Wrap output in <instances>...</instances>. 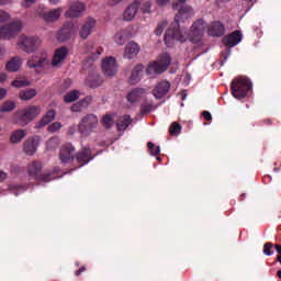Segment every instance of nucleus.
Segmentation results:
<instances>
[{"instance_id": "38", "label": "nucleus", "mask_w": 281, "mask_h": 281, "mask_svg": "<svg viewBox=\"0 0 281 281\" xmlns=\"http://www.w3.org/2000/svg\"><path fill=\"white\" fill-rule=\"evenodd\" d=\"M101 124H102V126H104V128H111V126H113V124H115V121L113 120V116L111 114H105L101 119Z\"/></svg>"}, {"instance_id": "2", "label": "nucleus", "mask_w": 281, "mask_h": 281, "mask_svg": "<svg viewBox=\"0 0 281 281\" xmlns=\"http://www.w3.org/2000/svg\"><path fill=\"white\" fill-rule=\"evenodd\" d=\"M41 115V106L40 105H29L24 109L18 110L13 114V123L19 126H27L30 122L36 120Z\"/></svg>"}, {"instance_id": "43", "label": "nucleus", "mask_w": 281, "mask_h": 281, "mask_svg": "<svg viewBox=\"0 0 281 281\" xmlns=\"http://www.w3.org/2000/svg\"><path fill=\"white\" fill-rule=\"evenodd\" d=\"M63 128V123L60 122H55L48 126V133H58Z\"/></svg>"}, {"instance_id": "24", "label": "nucleus", "mask_w": 281, "mask_h": 281, "mask_svg": "<svg viewBox=\"0 0 281 281\" xmlns=\"http://www.w3.org/2000/svg\"><path fill=\"white\" fill-rule=\"evenodd\" d=\"M56 120V110H49L46 114L35 124V128H45L47 124Z\"/></svg>"}, {"instance_id": "10", "label": "nucleus", "mask_w": 281, "mask_h": 281, "mask_svg": "<svg viewBox=\"0 0 281 281\" xmlns=\"http://www.w3.org/2000/svg\"><path fill=\"white\" fill-rule=\"evenodd\" d=\"M21 30H23V22L15 20L4 26H0V38L10 41V38H14Z\"/></svg>"}, {"instance_id": "42", "label": "nucleus", "mask_w": 281, "mask_h": 281, "mask_svg": "<svg viewBox=\"0 0 281 281\" xmlns=\"http://www.w3.org/2000/svg\"><path fill=\"white\" fill-rule=\"evenodd\" d=\"M12 87H15L16 89H21L22 87H30V80L27 79H16L12 81Z\"/></svg>"}, {"instance_id": "6", "label": "nucleus", "mask_w": 281, "mask_h": 281, "mask_svg": "<svg viewBox=\"0 0 281 281\" xmlns=\"http://www.w3.org/2000/svg\"><path fill=\"white\" fill-rule=\"evenodd\" d=\"M170 54L164 53L161 54L156 61H153L148 65L146 72L149 78H155L158 74H164L170 67Z\"/></svg>"}, {"instance_id": "12", "label": "nucleus", "mask_w": 281, "mask_h": 281, "mask_svg": "<svg viewBox=\"0 0 281 281\" xmlns=\"http://www.w3.org/2000/svg\"><path fill=\"white\" fill-rule=\"evenodd\" d=\"M78 30V22L68 21L57 33V41L60 43H65V41H69L72 34H76Z\"/></svg>"}, {"instance_id": "44", "label": "nucleus", "mask_w": 281, "mask_h": 281, "mask_svg": "<svg viewBox=\"0 0 281 281\" xmlns=\"http://www.w3.org/2000/svg\"><path fill=\"white\" fill-rule=\"evenodd\" d=\"M169 133L170 135H179V133H181V125L179 123H172Z\"/></svg>"}, {"instance_id": "57", "label": "nucleus", "mask_w": 281, "mask_h": 281, "mask_svg": "<svg viewBox=\"0 0 281 281\" xmlns=\"http://www.w3.org/2000/svg\"><path fill=\"white\" fill-rule=\"evenodd\" d=\"M83 271H87V268L81 267L79 270H77L76 276H80V273H83Z\"/></svg>"}, {"instance_id": "20", "label": "nucleus", "mask_w": 281, "mask_h": 281, "mask_svg": "<svg viewBox=\"0 0 281 281\" xmlns=\"http://www.w3.org/2000/svg\"><path fill=\"white\" fill-rule=\"evenodd\" d=\"M168 91H170V82L162 80L153 90V95L156 100H161V98L168 94Z\"/></svg>"}, {"instance_id": "13", "label": "nucleus", "mask_w": 281, "mask_h": 281, "mask_svg": "<svg viewBox=\"0 0 281 281\" xmlns=\"http://www.w3.org/2000/svg\"><path fill=\"white\" fill-rule=\"evenodd\" d=\"M101 69L106 78H113L117 74V59L113 56L103 58Z\"/></svg>"}, {"instance_id": "18", "label": "nucleus", "mask_w": 281, "mask_h": 281, "mask_svg": "<svg viewBox=\"0 0 281 281\" xmlns=\"http://www.w3.org/2000/svg\"><path fill=\"white\" fill-rule=\"evenodd\" d=\"M97 25H98V22L95 21V19L87 18L86 21L79 27L80 38H82L83 41H87L90 34H93V30H95Z\"/></svg>"}, {"instance_id": "40", "label": "nucleus", "mask_w": 281, "mask_h": 281, "mask_svg": "<svg viewBox=\"0 0 281 281\" xmlns=\"http://www.w3.org/2000/svg\"><path fill=\"white\" fill-rule=\"evenodd\" d=\"M9 190L12 194H14L15 196H19V194L25 192V187L19 186V184H11L9 187Z\"/></svg>"}, {"instance_id": "41", "label": "nucleus", "mask_w": 281, "mask_h": 281, "mask_svg": "<svg viewBox=\"0 0 281 281\" xmlns=\"http://www.w3.org/2000/svg\"><path fill=\"white\" fill-rule=\"evenodd\" d=\"M166 27H168V21L162 20L161 22H159L155 30L156 36H161L164 34V31L166 30Z\"/></svg>"}, {"instance_id": "32", "label": "nucleus", "mask_w": 281, "mask_h": 281, "mask_svg": "<svg viewBox=\"0 0 281 281\" xmlns=\"http://www.w3.org/2000/svg\"><path fill=\"white\" fill-rule=\"evenodd\" d=\"M5 67L9 71H19V69H21V59L19 57H13L7 63Z\"/></svg>"}, {"instance_id": "45", "label": "nucleus", "mask_w": 281, "mask_h": 281, "mask_svg": "<svg viewBox=\"0 0 281 281\" xmlns=\"http://www.w3.org/2000/svg\"><path fill=\"white\" fill-rule=\"evenodd\" d=\"M147 148H149V153L150 155H153V157L159 155V153H161V149L159 147H155V144L153 143H148L147 144Z\"/></svg>"}, {"instance_id": "48", "label": "nucleus", "mask_w": 281, "mask_h": 281, "mask_svg": "<svg viewBox=\"0 0 281 281\" xmlns=\"http://www.w3.org/2000/svg\"><path fill=\"white\" fill-rule=\"evenodd\" d=\"M150 111H153V105L150 103H145L140 108V113L143 115H146V113H150Z\"/></svg>"}, {"instance_id": "37", "label": "nucleus", "mask_w": 281, "mask_h": 281, "mask_svg": "<svg viewBox=\"0 0 281 281\" xmlns=\"http://www.w3.org/2000/svg\"><path fill=\"white\" fill-rule=\"evenodd\" d=\"M153 8V3L148 0H142L139 1V10L143 12V14H150V10Z\"/></svg>"}, {"instance_id": "19", "label": "nucleus", "mask_w": 281, "mask_h": 281, "mask_svg": "<svg viewBox=\"0 0 281 281\" xmlns=\"http://www.w3.org/2000/svg\"><path fill=\"white\" fill-rule=\"evenodd\" d=\"M137 12H139V1L135 0L123 11V21L131 23L137 16Z\"/></svg>"}, {"instance_id": "22", "label": "nucleus", "mask_w": 281, "mask_h": 281, "mask_svg": "<svg viewBox=\"0 0 281 281\" xmlns=\"http://www.w3.org/2000/svg\"><path fill=\"white\" fill-rule=\"evenodd\" d=\"M68 54H69V50L67 49V47L63 46L58 48L53 56V61H52L53 67H59L65 60V58H67Z\"/></svg>"}, {"instance_id": "63", "label": "nucleus", "mask_w": 281, "mask_h": 281, "mask_svg": "<svg viewBox=\"0 0 281 281\" xmlns=\"http://www.w3.org/2000/svg\"><path fill=\"white\" fill-rule=\"evenodd\" d=\"M65 85H66V87H71V80H67V81L65 82Z\"/></svg>"}, {"instance_id": "54", "label": "nucleus", "mask_w": 281, "mask_h": 281, "mask_svg": "<svg viewBox=\"0 0 281 281\" xmlns=\"http://www.w3.org/2000/svg\"><path fill=\"white\" fill-rule=\"evenodd\" d=\"M8 95V90L5 88H0V100H3Z\"/></svg>"}, {"instance_id": "14", "label": "nucleus", "mask_w": 281, "mask_h": 281, "mask_svg": "<svg viewBox=\"0 0 281 281\" xmlns=\"http://www.w3.org/2000/svg\"><path fill=\"white\" fill-rule=\"evenodd\" d=\"M38 146H41V136H31L23 142L22 150L27 157H33V155H36Z\"/></svg>"}, {"instance_id": "27", "label": "nucleus", "mask_w": 281, "mask_h": 281, "mask_svg": "<svg viewBox=\"0 0 281 281\" xmlns=\"http://www.w3.org/2000/svg\"><path fill=\"white\" fill-rule=\"evenodd\" d=\"M27 137V131L23 128L15 130L10 135V142L11 144H21L23 139Z\"/></svg>"}, {"instance_id": "4", "label": "nucleus", "mask_w": 281, "mask_h": 281, "mask_svg": "<svg viewBox=\"0 0 281 281\" xmlns=\"http://www.w3.org/2000/svg\"><path fill=\"white\" fill-rule=\"evenodd\" d=\"M187 0H173L171 7L172 10H179L178 14L176 15V23L173 26L169 27V30H182L181 25L179 24V21H186V19H190L194 16V10L190 5H182V3H186ZM180 8V9H179Z\"/></svg>"}, {"instance_id": "52", "label": "nucleus", "mask_w": 281, "mask_h": 281, "mask_svg": "<svg viewBox=\"0 0 281 281\" xmlns=\"http://www.w3.org/2000/svg\"><path fill=\"white\" fill-rule=\"evenodd\" d=\"M156 3L160 5L161 8H166L168 3H170V0H156Z\"/></svg>"}, {"instance_id": "55", "label": "nucleus", "mask_w": 281, "mask_h": 281, "mask_svg": "<svg viewBox=\"0 0 281 281\" xmlns=\"http://www.w3.org/2000/svg\"><path fill=\"white\" fill-rule=\"evenodd\" d=\"M202 115H203L204 120H207V121L212 120V114L207 111H204L202 113Z\"/></svg>"}, {"instance_id": "62", "label": "nucleus", "mask_w": 281, "mask_h": 281, "mask_svg": "<svg viewBox=\"0 0 281 281\" xmlns=\"http://www.w3.org/2000/svg\"><path fill=\"white\" fill-rule=\"evenodd\" d=\"M117 3H122V0H114V1L112 2V5H117Z\"/></svg>"}, {"instance_id": "46", "label": "nucleus", "mask_w": 281, "mask_h": 281, "mask_svg": "<svg viewBox=\"0 0 281 281\" xmlns=\"http://www.w3.org/2000/svg\"><path fill=\"white\" fill-rule=\"evenodd\" d=\"M272 248H273V245L271 243L265 244L263 246L265 256H273V251H271Z\"/></svg>"}, {"instance_id": "53", "label": "nucleus", "mask_w": 281, "mask_h": 281, "mask_svg": "<svg viewBox=\"0 0 281 281\" xmlns=\"http://www.w3.org/2000/svg\"><path fill=\"white\" fill-rule=\"evenodd\" d=\"M8 179V173L0 170V183Z\"/></svg>"}, {"instance_id": "8", "label": "nucleus", "mask_w": 281, "mask_h": 281, "mask_svg": "<svg viewBox=\"0 0 281 281\" xmlns=\"http://www.w3.org/2000/svg\"><path fill=\"white\" fill-rule=\"evenodd\" d=\"M27 172L29 177L32 179H35V181H52V179H56V177H53L52 173H44L43 172V164L41 161L35 160L29 164L27 166Z\"/></svg>"}, {"instance_id": "17", "label": "nucleus", "mask_w": 281, "mask_h": 281, "mask_svg": "<svg viewBox=\"0 0 281 281\" xmlns=\"http://www.w3.org/2000/svg\"><path fill=\"white\" fill-rule=\"evenodd\" d=\"M85 52H90L92 54V56L83 61L82 68L90 69V67H93V60H95V58L101 56V54L104 52V49L102 47L93 48V43L88 42L85 45Z\"/></svg>"}, {"instance_id": "1", "label": "nucleus", "mask_w": 281, "mask_h": 281, "mask_svg": "<svg viewBox=\"0 0 281 281\" xmlns=\"http://www.w3.org/2000/svg\"><path fill=\"white\" fill-rule=\"evenodd\" d=\"M203 34H205V22L200 19L192 24L189 33L186 29H168L165 34V43L167 47H172L175 41L186 43L188 38L191 43H201Z\"/></svg>"}, {"instance_id": "33", "label": "nucleus", "mask_w": 281, "mask_h": 281, "mask_svg": "<svg viewBox=\"0 0 281 281\" xmlns=\"http://www.w3.org/2000/svg\"><path fill=\"white\" fill-rule=\"evenodd\" d=\"M130 124H131V116L128 115L121 116L116 122V126L119 131H126Z\"/></svg>"}, {"instance_id": "5", "label": "nucleus", "mask_w": 281, "mask_h": 281, "mask_svg": "<svg viewBox=\"0 0 281 281\" xmlns=\"http://www.w3.org/2000/svg\"><path fill=\"white\" fill-rule=\"evenodd\" d=\"M18 45L22 52L26 54H34V52H38L43 45V41L41 37L36 35H21L18 40Z\"/></svg>"}, {"instance_id": "51", "label": "nucleus", "mask_w": 281, "mask_h": 281, "mask_svg": "<svg viewBox=\"0 0 281 281\" xmlns=\"http://www.w3.org/2000/svg\"><path fill=\"white\" fill-rule=\"evenodd\" d=\"M82 109H83V108H82L80 101L77 102V103H75V104H72L71 108H70V110L72 111V113H79V111H82Z\"/></svg>"}, {"instance_id": "35", "label": "nucleus", "mask_w": 281, "mask_h": 281, "mask_svg": "<svg viewBox=\"0 0 281 281\" xmlns=\"http://www.w3.org/2000/svg\"><path fill=\"white\" fill-rule=\"evenodd\" d=\"M126 30H121L114 35V42L116 45H124V43H126Z\"/></svg>"}, {"instance_id": "29", "label": "nucleus", "mask_w": 281, "mask_h": 281, "mask_svg": "<svg viewBox=\"0 0 281 281\" xmlns=\"http://www.w3.org/2000/svg\"><path fill=\"white\" fill-rule=\"evenodd\" d=\"M144 95H146V90L143 88H136L127 94V100L132 104H135V102H139Z\"/></svg>"}, {"instance_id": "36", "label": "nucleus", "mask_w": 281, "mask_h": 281, "mask_svg": "<svg viewBox=\"0 0 281 281\" xmlns=\"http://www.w3.org/2000/svg\"><path fill=\"white\" fill-rule=\"evenodd\" d=\"M60 144V139L56 136L50 137L47 142H46V150H56V148H58Z\"/></svg>"}, {"instance_id": "49", "label": "nucleus", "mask_w": 281, "mask_h": 281, "mask_svg": "<svg viewBox=\"0 0 281 281\" xmlns=\"http://www.w3.org/2000/svg\"><path fill=\"white\" fill-rule=\"evenodd\" d=\"M5 21H10V13L0 10V23H5Z\"/></svg>"}, {"instance_id": "7", "label": "nucleus", "mask_w": 281, "mask_h": 281, "mask_svg": "<svg viewBox=\"0 0 281 281\" xmlns=\"http://www.w3.org/2000/svg\"><path fill=\"white\" fill-rule=\"evenodd\" d=\"M100 121L95 114H87L79 122V133L83 137H89L91 133H95Z\"/></svg>"}, {"instance_id": "9", "label": "nucleus", "mask_w": 281, "mask_h": 281, "mask_svg": "<svg viewBox=\"0 0 281 281\" xmlns=\"http://www.w3.org/2000/svg\"><path fill=\"white\" fill-rule=\"evenodd\" d=\"M63 15V8L53 9L47 11V8L40 5L35 10V16L43 19L46 23H56L58 19Z\"/></svg>"}, {"instance_id": "15", "label": "nucleus", "mask_w": 281, "mask_h": 281, "mask_svg": "<svg viewBox=\"0 0 281 281\" xmlns=\"http://www.w3.org/2000/svg\"><path fill=\"white\" fill-rule=\"evenodd\" d=\"M59 159L61 164H71L76 159V147L71 143L64 144L59 149Z\"/></svg>"}, {"instance_id": "50", "label": "nucleus", "mask_w": 281, "mask_h": 281, "mask_svg": "<svg viewBox=\"0 0 281 281\" xmlns=\"http://www.w3.org/2000/svg\"><path fill=\"white\" fill-rule=\"evenodd\" d=\"M34 3H36V0H22L21 1V5L22 8H32V5H34Z\"/></svg>"}, {"instance_id": "64", "label": "nucleus", "mask_w": 281, "mask_h": 281, "mask_svg": "<svg viewBox=\"0 0 281 281\" xmlns=\"http://www.w3.org/2000/svg\"><path fill=\"white\" fill-rule=\"evenodd\" d=\"M277 276H278V278H280V280H281V269L278 271Z\"/></svg>"}, {"instance_id": "23", "label": "nucleus", "mask_w": 281, "mask_h": 281, "mask_svg": "<svg viewBox=\"0 0 281 281\" xmlns=\"http://www.w3.org/2000/svg\"><path fill=\"white\" fill-rule=\"evenodd\" d=\"M240 41H243V34L239 31H235L231 33L228 36H225L223 43L228 47H236V45H238Z\"/></svg>"}, {"instance_id": "60", "label": "nucleus", "mask_w": 281, "mask_h": 281, "mask_svg": "<svg viewBox=\"0 0 281 281\" xmlns=\"http://www.w3.org/2000/svg\"><path fill=\"white\" fill-rule=\"evenodd\" d=\"M63 0H49L53 5H56L57 3H60Z\"/></svg>"}, {"instance_id": "3", "label": "nucleus", "mask_w": 281, "mask_h": 281, "mask_svg": "<svg viewBox=\"0 0 281 281\" xmlns=\"http://www.w3.org/2000/svg\"><path fill=\"white\" fill-rule=\"evenodd\" d=\"M232 95L236 100H243L247 98L249 91H251V80L247 77H238L232 81L231 85Z\"/></svg>"}, {"instance_id": "58", "label": "nucleus", "mask_w": 281, "mask_h": 281, "mask_svg": "<svg viewBox=\"0 0 281 281\" xmlns=\"http://www.w3.org/2000/svg\"><path fill=\"white\" fill-rule=\"evenodd\" d=\"M12 0H0V5H8Z\"/></svg>"}, {"instance_id": "28", "label": "nucleus", "mask_w": 281, "mask_h": 281, "mask_svg": "<svg viewBox=\"0 0 281 281\" xmlns=\"http://www.w3.org/2000/svg\"><path fill=\"white\" fill-rule=\"evenodd\" d=\"M93 159L91 157V149L90 148H83L81 151L77 154V161L80 164V166H87Z\"/></svg>"}, {"instance_id": "16", "label": "nucleus", "mask_w": 281, "mask_h": 281, "mask_svg": "<svg viewBox=\"0 0 281 281\" xmlns=\"http://www.w3.org/2000/svg\"><path fill=\"white\" fill-rule=\"evenodd\" d=\"M87 11V5L80 1L72 2L69 9L65 12L66 19H80Z\"/></svg>"}, {"instance_id": "31", "label": "nucleus", "mask_w": 281, "mask_h": 281, "mask_svg": "<svg viewBox=\"0 0 281 281\" xmlns=\"http://www.w3.org/2000/svg\"><path fill=\"white\" fill-rule=\"evenodd\" d=\"M16 109V102L12 100L4 101L0 105V113H12Z\"/></svg>"}, {"instance_id": "61", "label": "nucleus", "mask_w": 281, "mask_h": 281, "mask_svg": "<svg viewBox=\"0 0 281 281\" xmlns=\"http://www.w3.org/2000/svg\"><path fill=\"white\" fill-rule=\"evenodd\" d=\"M274 248L277 249L278 254H281V246L280 245H276Z\"/></svg>"}, {"instance_id": "34", "label": "nucleus", "mask_w": 281, "mask_h": 281, "mask_svg": "<svg viewBox=\"0 0 281 281\" xmlns=\"http://www.w3.org/2000/svg\"><path fill=\"white\" fill-rule=\"evenodd\" d=\"M80 98V91L72 90L68 92L66 95H64V102L67 104H70V102H76Z\"/></svg>"}, {"instance_id": "25", "label": "nucleus", "mask_w": 281, "mask_h": 281, "mask_svg": "<svg viewBox=\"0 0 281 281\" xmlns=\"http://www.w3.org/2000/svg\"><path fill=\"white\" fill-rule=\"evenodd\" d=\"M142 78H144V66L136 65L132 70V75L130 76V82L131 85H137Z\"/></svg>"}, {"instance_id": "39", "label": "nucleus", "mask_w": 281, "mask_h": 281, "mask_svg": "<svg viewBox=\"0 0 281 281\" xmlns=\"http://www.w3.org/2000/svg\"><path fill=\"white\" fill-rule=\"evenodd\" d=\"M87 85H89V87H92L93 89H95V87H100V85H102V79H100V77H98V76L88 77Z\"/></svg>"}, {"instance_id": "30", "label": "nucleus", "mask_w": 281, "mask_h": 281, "mask_svg": "<svg viewBox=\"0 0 281 281\" xmlns=\"http://www.w3.org/2000/svg\"><path fill=\"white\" fill-rule=\"evenodd\" d=\"M19 98H20V100L27 102V101L32 100V98H36V90L35 89L22 90L19 93Z\"/></svg>"}, {"instance_id": "26", "label": "nucleus", "mask_w": 281, "mask_h": 281, "mask_svg": "<svg viewBox=\"0 0 281 281\" xmlns=\"http://www.w3.org/2000/svg\"><path fill=\"white\" fill-rule=\"evenodd\" d=\"M207 34L209 36H223L225 34V25L221 22H214L210 24Z\"/></svg>"}, {"instance_id": "47", "label": "nucleus", "mask_w": 281, "mask_h": 281, "mask_svg": "<svg viewBox=\"0 0 281 281\" xmlns=\"http://www.w3.org/2000/svg\"><path fill=\"white\" fill-rule=\"evenodd\" d=\"M93 98L91 97H86L85 99L80 100L79 103L81 104L82 109H87L92 102Z\"/></svg>"}, {"instance_id": "21", "label": "nucleus", "mask_w": 281, "mask_h": 281, "mask_svg": "<svg viewBox=\"0 0 281 281\" xmlns=\"http://www.w3.org/2000/svg\"><path fill=\"white\" fill-rule=\"evenodd\" d=\"M139 44L135 42H130L125 45V49L123 53V58H127V60H133L137 54L140 52Z\"/></svg>"}, {"instance_id": "11", "label": "nucleus", "mask_w": 281, "mask_h": 281, "mask_svg": "<svg viewBox=\"0 0 281 281\" xmlns=\"http://www.w3.org/2000/svg\"><path fill=\"white\" fill-rule=\"evenodd\" d=\"M26 65L29 69L38 71L40 69H45V67L49 65V57L47 56V53L36 54L27 60Z\"/></svg>"}, {"instance_id": "56", "label": "nucleus", "mask_w": 281, "mask_h": 281, "mask_svg": "<svg viewBox=\"0 0 281 281\" xmlns=\"http://www.w3.org/2000/svg\"><path fill=\"white\" fill-rule=\"evenodd\" d=\"M8 76L4 72H0V82H5Z\"/></svg>"}, {"instance_id": "59", "label": "nucleus", "mask_w": 281, "mask_h": 281, "mask_svg": "<svg viewBox=\"0 0 281 281\" xmlns=\"http://www.w3.org/2000/svg\"><path fill=\"white\" fill-rule=\"evenodd\" d=\"M3 54H5V47L0 46V57L3 56Z\"/></svg>"}]
</instances>
